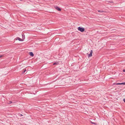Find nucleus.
<instances>
[{
  "label": "nucleus",
  "mask_w": 125,
  "mask_h": 125,
  "mask_svg": "<svg viewBox=\"0 0 125 125\" xmlns=\"http://www.w3.org/2000/svg\"><path fill=\"white\" fill-rule=\"evenodd\" d=\"M114 84L116 85H125V82L121 83H115Z\"/></svg>",
  "instance_id": "nucleus-2"
},
{
  "label": "nucleus",
  "mask_w": 125,
  "mask_h": 125,
  "mask_svg": "<svg viewBox=\"0 0 125 125\" xmlns=\"http://www.w3.org/2000/svg\"><path fill=\"white\" fill-rule=\"evenodd\" d=\"M98 12H101V13H102V12H105L104 11H103L102 10H98Z\"/></svg>",
  "instance_id": "nucleus-8"
},
{
  "label": "nucleus",
  "mask_w": 125,
  "mask_h": 125,
  "mask_svg": "<svg viewBox=\"0 0 125 125\" xmlns=\"http://www.w3.org/2000/svg\"><path fill=\"white\" fill-rule=\"evenodd\" d=\"M20 115L21 116H23V115H22V114H21Z\"/></svg>",
  "instance_id": "nucleus-16"
},
{
  "label": "nucleus",
  "mask_w": 125,
  "mask_h": 125,
  "mask_svg": "<svg viewBox=\"0 0 125 125\" xmlns=\"http://www.w3.org/2000/svg\"><path fill=\"white\" fill-rule=\"evenodd\" d=\"M22 36L23 39V40L24 39H25V35H24L22 34Z\"/></svg>",
  "instance_id": "nucleus-9"
},
{
  "label": "nucleus",
  "mask_w": 125,
  "mask_h": 125,
  "mask_svg": "<svg viewBox=\"0 0 125 125\" xmlns=\"http://www.w3.org/2000/svg\"><path fill=\"white\" fill-rule=\"evenodd\" d=\"M12 103V102H11V101H9V104H10V103Z\"/></svg>",
  "instance_id": "nucleus-12"
},
{
  "label": "nucleus",
  "mask_w": 125,
  "mask_h": 125,
  "mask_svg": "<svg viewBox=\"0 0 125 125\" xmlns=\"http://www.w3.org/2000/svg\"><path fill=\"white\" fill-rule=\"evenodd\" d=\"M123 101L125 103V98L124 99H123Z\"/></svg>",
  "instance_id": "nucleus-14"
},
{
  "label": "nucleus",
  "mask_w": 125,
  "mask_h": 125,
  "mask_svg": "<svg viewBox=\"0 0 125 125\" xmlns=\"http://www.w3.org/2000/svg\"><path fill=\"white\" fill-rule=\"evenodd\" d=\"M26 69H24L23 70V71L22 72V73L23 74L26 71Z\"/></svg>",
  "instance_id": "nucleus-7"
},
{
  "label": "nucleus",
  "mask_w": 125,
  "mask_h": 125,
  "mask_svg": "<svg viewBox=\"0 0 125 125\" xmlns=\"http://www.w3.org/2000/svg\"><path fill=\"white\" fill-rule=\"evenodd\" d=\"M123 71V72H125V69H124Z\"/></svg>",
  "instance_id": "nucleus-15"
},
{
  "label": "nucleus",
  "mask_w": 125,
  "mask_h": 125,
  "mask_svg": "<svg viewBox=\"0 0 125 125\" xmlns=\"http://www.w3.org/2000/svg\"><path fill=\"white\" fill-rule=\"evenodd\" d=\"M55 64H57V63L56 62H55L53 63V65H55Z\"/></svg>",
  "instance_id": "nucleus-11"
},
{
  "label": "nucleus",
  "mask_w": 125,
  "mask_h": 125,
  "mask_svg": "<svg viewBox=\"0 0 125 125\" xmlns=\"http://www.w3.org/2000/svg\"><path fill=\"white\" fill-rule=\"evenodd\" d=\"M93 53V51L92 50H91L90 52V54H88V57H91L92 56V53Z\"/></svg>",
  "instance_id": "nucleus-3"
},
{
  "label": "nucleus",
  "mask_w": 125,
  "mask_h": 125,
  "mask_svg": "<svg viewBox=\"0 0 125 125\" xmlns=\"http://www.w3.org/2000/svg\"><path fill=\"white\" fill-rule=\"evenodd\" d=\"M91 123L92 124H94V125H96V123H94V122H91Z\"/></svg>",
  "instance_id": "nucleus-10"
},
{
  "label": "nucleus",
  "mask_w": 125,
  "mask_h": 125,
  "mask_svg": "<svg viewBox=\"0 0 125 125\" xmlns=\"http://www.w3.org/2000/svg\"><path fill=\"white\" fill-rule=\"evenodd\" d=\"M78 30L80 31L81 32H83L85 30L84 28L80 27H79L78 28Z\"/></svg>",
  "instance_id": "nucleus-1"
},
{
  "label": "nucleus",
  "mask_w": 125,
  "mask_h": 125,
  "mask_svg": "<svg viewBox=\"0 0 125 125\" xmlns=\"http://www.w3.org/2000/svg\"><path fill=\"white\" fill-rule=\"evenodd\" d=\"M55 9L59 11H60L61 10V9L58 6H56L55 7Z\"/></svg>",
  "instance_id": "nucleus-4"
},
{
  "label": "nucleus",
  "mask_w": 125,
  "mask_h": 125,
  "mask_svg": "<svg viewBox=\"0 0 125 125\" xmlns=\"http://www.w3.org/2000/svg\"><path fill=\"white\" fill-rule=\"evenodd\" d=\"M29 54L32 57H33L34 56V54L32 52H29Z\"/></svg>",
  "instance_id": "nucleus-5"
},
{
  "label": "nucleus",
  "mask_w": 125,
  "mask_h": 125,
  "mask_svg": "<svg viewBox=\"0 0 125 125\" xmlns=\"http://www.w3.org/2000/svg\"><path fill=\"white\" fill-rule=\"evenodd\" d=\"M17 38L18 39V40L20 41H22L23 40L21 39L19 37H17Z\"/></svg>",
  "instance_id": "nucleus-6"
},
{
  "label": "nucleus",
  "mask_w": 125,
  "mask_h": 125,
  "mask_svg": "<svg viewBox=\"0 0 125 125\" xmlns=\"http://www.w3.org/2000/svg\"><path fill=\"white\" fill-rule=\"evenodd\" d=\"M3 56V55H0V58L2 57Z\"/></svg>",
  "instance_id": "nucleus-13"
}]
</instances>
